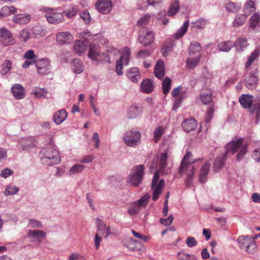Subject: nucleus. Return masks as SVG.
Wrapping results in <instances>:
<instances>
[{"label":"nucleus","mask_w":260,"mask_h":260,"mask_svg":"<svg viewBox=\"0 0 260 260\" xmlns=\"http://www.w3.org/2000/svg\"><path fill=\"white\" fill-rule=\"evenodd\" d=\"M242 138H239L237 140H233L228 143L224 147L225 152L216 157L214 161L213 170L215 172L221 170L224 167L228 154H234L237 152L236 160L240 161L245 156L248 152L247 145L244 144Z\"/></svg>","instance_id":"obj_1"},{"label":"nucleus","mask_w":260,"mask_h":260,"mask_svg":"<svg viewBox=\"0 0 260 260\" xmlns=\"http://www.w3.org/2000/svg\"><path fill=\"white\" fill-rule=\"evenodd\" d=\"M41 152L44 154V156L42 157V161L47 166L57 164L60 161L58 151L53 147H49L43 149Z\"/></svg>","instance_id":"obj_2"},{"label":"nucleus","mask_w":260,"mask_h":260,"mask_svg":"<svg viewBox=\"0 0 260 260\" xmlns=\"http://www.w3.org/2000/svg\"><path fill=\"white\" fill-rule=\"evenodd\" d=\"M144 175V167L143 165H137L132 170V173L129 175L127 182L135 187H138L142 184Z\"/></svg>","instance_id":"obj_3"},{"label":"nucleus","mask_w":260,"mask_h":260,"mask_svg":"<svg viewBox=\"0 0 260 260\" xmlns=\"http://www.w3.org/2000/svg\"><path fill=\"white\" fill-rule=\"evenodd\" d=\"M237 242L239 247L244 249L248 253L253 254L257 251L256 242L252 236H240L237 239Z\"/></svg>","instance_id":"obj_4"},{"label":"nucleus","mask_w":260,"mask_h":260,"mask_svg":"<svg viewBox=\"0 0 260 260\" xmlns=\"http://www.w3.org/2000/svg\"><path fill=\"white\" fill-rule=\"evenodd\" d=\"M196 161V160H193L191 162H189V165H185L186 167H185L182 172H180V167H179V173L181 176H183L184 172L186 173L187 177L185 180V183L188 187H190L191 186L193 182L196 168L194 166H192V164Z\"/></svg>","instance_id":"obj_5"},{"label":"nucleus","mask_w":260,"mask_h":260,"mask_svg":"<svg viewBox=\"0 0 260 260\" xmlns=\"http://www.w3.org/2000/svg\"><path fill=\"white\" fill-rule=\"evenodd\" d=\"M138 40L144 46H149L154 42V35L148 29H143L140 31Z\"/></svg>","instance_id":"obj_6"},{"label":"nucleus","mask_w":260,"mask_h":260,"mask_svg":"<svg viewBox=\"0 0 260 260\" xmlns=\"http://www.w3.org/2000/svg\"><path fill=\"white\" fill-rule=\"evenodd\" d=\"M141 134L139 132L130 131L127 132L123 137V141L128 146H135L140 140Z\"/></svg>","instance_id":"obj_7"},{"label":"nucleus","mask_w":260,"mask_h":260,"mask_svg":"<svg viewBox=\"0 0 260 260\" xmlns=\"http://www.w3.org/2000/svg\"><path fill=\"white\" fill-rule=\"evenodd\" d=\"M50 60L48 58L37 60L36 68L38 73L41 75L47 74L49 72Z\"/></svg>","instance_id":"obj_8"},{"label":"nucleus","mask_w":260,"mask_h":260,"mask_svg":"<svg viewBox=\"0 0 260 260\" xmlns=\"http://www.w3.org/2000/svg\"><path fill=\"white\" fill-rule=\"evenodd\" d=\"M0 43L5 46L13 44L14 43L11 33L5 28L0 29Z\"/></svg>","instance_id":"obj_9"},{"label":"nucleus","mask_w":260,"mask_h":260,"mask_svg":"<svg viewBox=\"0 0 260 260\" xmlns=\"http://www.w3.org/2000/svg\"><path fill=\"white\" fill-rule=\"evenodd\" d=\"M258 78L256 72H251L246 75L244 80V84L249 89H253L256 87Z\"/></svg>","instance_id":"obj_10"},{"label":"nucleus","mask_w":260,"mask_h":260,"mask_svg":"<svg viewBox=\"0 0 260 260\" xmlns=\"http://www.w3.org/2000/svg\"><path fill=\"white\" fill-rule=\"evenodd\" d=\"M101 53L100 51V47L96 44H91L89 46V51L88 56L92 60H100Z\"/></svg>","instance_id":"obj_11"},{"label":"nucleus","mask_w":260,"mask_h":260,"mask_svg":"<svg viewBox=\"0 0 260 260\" xmlns=\"http://www.w3.org/2000/svg\"><path fill=\"white\" fill-rule=\"evenodd\" d=\"M95 7L100 13L107 14L111 10L112 4L109 0H101L96 3Z\"/></svg>","instance_id":"obj_12"},{"label":"nucleus","mask_w":260,"mask_h":260,"mask_svg":"<svg viewBox=\"0 0 260 260\" xmlns=\"http://www.w3.org/2000/svg\"><path fill=\"white\" fill-rule=\"evenodd\" d=\"M211 165L208 162H205L202 166L200 170L199 180L201 183L204 184L208 178V175Z\"/></svg>","instance_id":"obj_13"},{"label":"nucleus","mask_w":260,"mask_h":260,"mask_svg":"<svg viewBox=\"0 0 260 260\" xmlns=\"http://www.w3.org/2000/svg\"><path fill=\"white\" fill-rule=\"evenodd\" d=\"M56 38V41L61 45L70 43L73 40L72 35L68 31L57 33Z\"/></svg>","instance_id":"obj_14"},{"label":"nucleus","mask_w":260,"mask_h":260,"mask_svg":"<svg viewBox=\"0 0 260 260\" xmlns=\"http://www.w3.org/2000/svg\"><path fill=\"white\" fill-rule=\"evenodd\" d=\"M45 17L49 23L58 24L64 20L63 15L60 13H47Z\"/></svg>","instance_id":"obj_15"},{"label":"nucleus","mask_w":260,"mask_h":260,"mask_svg":"<svg viewBox=\"0 0 260 260\" xmlns=\"http://www.w3.org/2000/svg\"><path fill=\"white\" fill-rule=\"evenodd\" d=\"M11 91L16 99H22L24 98L25 89L20 84H15L11 88Z\"/></svg>","instance_id":"obj_16"},{"label":"nucleus","mask_w":260,"mask_h":260,"mask_svg":"<svg viewBox=\"0 0 260 260\" xmlns=\"http://www.w3.org/2000/svg\"><path fill=\"white\" fill-rule=\"evenodd\" d=\"M154 73L155 76L158 79H162L165 75V64L161 59H159L156 63Z\"/></svg>","instance_id":"obj_17"},{"label":"nucleus","mask_w":260,"mask_h":260,"mask_svg":"<svg viewBox=\"0 0 260 260\" xmlns=\"http://www.w3.org/2000/svg\"><path fill=\"white\" fill-rule=\"evenodd\" d=\"M181 126L184 131L189 133L196 128L197 124L194 119L191 118L184 120L182 122Z\"/></svg>","instance_id":"obj_18"},{"label":"nucleus","mask_w":260,"mask_h":260,"mask_svg":"<svg viewBox=\"0 0 260 260\" xmlns=\"http://www.w3.org/2000/svg\"><path fill=\"white\" fill-rule=\"evenodd\" d=\"M253 98L252 95L243 94L239 98V102L244 108H249L252 105Z\"/></svg>","instance_id":"obj_19"},{"label":"nucleus","mask_w":260,"mask_h":260,"mask_svg":"<svg viewBox=\"0 0 260 260\" xmlns=\"http://www.w3.org/2000/svg\"><path fill=\"white\" fill-rule=\"evenodd\" d=\"M142 110L139 106L133 105L129 107L127 110V116L129 118L134 119L140 116Z\"/></svg>","instance_id":"obj_20"},{"label":"nucleus","mask_w":260,"mask_h":260,"mask_svg":"<svg viewBox=\"0 0 260 260\" xmlns=\"http://www.w3.org/2000/svg\"><path fill=\"white\" fill-rule=\"evenodd\" d=\"M67 116L66 111L64 109H61L54 114L53 121L56 124H59L66 120Z\"/></svg>","instance_id":"obj_21"},{"label":"nucleus","mask_w":260,"mask_h":260,"mask_svg":"<svg viewBox=\"0 0 260 260\" xmlns=\"http://www.w3.org/2000/svg\"><path fill=\"white\" fill-rule=\"evenodd\" d=\"M71 67L73 72L77 74L81 73L84 70L82 62L79 58H75L72 61Z\"/></svg>","instance_id":"obj_22"},{"label":"nucleus","mask_w":260,"mask_h":260,"mask_svg":"<svg viewBox=\"0 0 260 260\" xmlns=\"http://www.w3.org/2000/svg\"><path fill=\"white\" fill-rule=\"evenodd\" d=\"M46 233L41 230H29L27 236L29 238L34 240L41 241L40 239H44L46 237Z\"/></svg>","instance_id":"obj_23"},{"label":"nucleus","mask_w":260,"mask_h":260,"mask_svg":"<svg viewBox=\"0 0 260 260\" xmlns=\"http://www.w3.org/2000/svg\"><path fill=\"white\" fill-rule=\"evenodd\" d=\"M30 16L29 14H19L14 16L13 20L15 23L19 24H25L30 20Z\"/></svg>","instance_id":"obj_24"},{"label":"nucleus","mask_w":260,"mask_h":260,"mask_svg":"<svg viewBox=\"0 0 260 260\" xmlns=\"http://www.w3.org/2000/svg\"><path fill=\"white\" fill-rule=\"evenodd\" d=\"M141 89L144 93L151 92L154 89V86L151 81L148 79L144 80L141 84Z\"/></svg>","instance_id":"obj_25"},{"label":"nucleus","mask_w":260,"mask_h":260,"mask_svg":"<svg viewBox=\"0 0 260 260\" xmlns=\"http://www.w3.org/2000/svg\"><path fill=\"white\" fill-rule=\"evenodd\" d=\"M234 47L236 48L238 51H243L248 46L247 40L245 38H239L236 42L233 43Z\"/></svg>","instance_id":"obj_26"},{"label":"nucleus","mask_w":260,"mask_h":260,"mask_svg":"<svg viewBox=\"0 0 260 260\" xmlns=\"http://www.w3.org/2000/svg\"><path fill=\"white\" fill-rule=\"evenodd\" d=\"M87 45L81 41H77L75 42L74 45V50L75 53L78 55H81L84 53L87 49Z\"/></svg>","instance_id":"obj_27"},{"label":"nucleus","mask_w":260,"mask_h":260,"mask_svg":"<svg viewBox=\"0 0 260 260\" xmlns=\"http://www.w3.org/2000/svg\"><path fill=\"white\" fill-rule=\"evenodd\" d=\"M201 58V55L196 57L188 58L186 61V68L190 70L194 69L199 64Z\"/></svg>","instance_id":"obj_28"},{"label":"nucleus","mask_w":260,"mask_h":260,"mask_svg":"<svg viewBox=\"0 0 260 260\" xmlns=\"http://www.w3.org/2000/svg\"><path fill=\"white\" fill-rule=\"evenodd\" d=\"M165 186V181L164 179H161L157 185L155 186L153 192L152 200L154 201H156L159 194L161 193L162 188Z\"/></svg>","instance_id":"obj_29"},{"label":"nucleus","mask_w":260,"mask_h":260,"mask_svg":"<svg viewBox=\"0 0 260 260\" xmlns=\"http://www.w3.org/2000/svg\"><path fill=\"white\" fill-rule=\"evenodd\" d=\"M234 44L232 41L222 42L218 44L217 48L222 52H229L233 47Z\"/></svg>","instance_id":"obj_30"},{"label":"nucleus","mask_w":260,"mask_h":260,"mask_svg":"<svg viewBox=\"0 0 260 260\" xmlns=\"http://www.w3.org/2000/svg\"><path fill=\"white\" fill-rule=\"evenodd\" d=\"M189 26V20L186 21L183 24V25L178 29L177 31L174 34V37L176 39H179L182 37L185 34L186 32L188 27Z\"/></svg>","instance_id":"obj_31"},{"label":"nucleus","mask_w":260,"mask_h":260,"mask_svg":"<svg viewBox=\"0 0 260 260\" xmlns=\"http://www.w3.org/2000/svg\"><path fill=\"white\" fill-rule=\"evenodd\" d=\"M179 9L180 6L179 1L178 0H176L170 5L168 11V15L169 16H174L178 13Z\"/></svg>","instance_id":"obj_32"},{"label":"nucleus","mask_w":260,"mask_h":260,"mask_svg":"<svg viewBox=\"0 0 260 260\" xmlns=\"http://www.w3.org/2000/svg\"><path fill=\"white\" fill-rule=\"evenodd\" d=\"M202 49V47L199 42H192L188 48V53L190 55H194L197 53L200 52Z\"/></svg>","instance_id":"obj_33"},{"label":"nucleus","mask_w":260,"mask_h":260,"mask_svg":"<svg viewBox=\"0 0 260 260\" xmlns=\"http://www.w3.org/2000/svg\"><path fill=\"white\" fill-rule=\"evenodd\" d=\"M241 8V5L239 3L233 2L228 3L225 6L226 10L231 13L237 12Z\"/></svg>","instance_id":"obj_34"},{"label":"nucleus","mask_w":260,"mask_h":260,"mask_svg":"<svg viewBox=\"0 0 260 260\" xmlns=\"http://www.w3.org/2000/svg\"><path fill=\"white\" fill-rule=\"evenodd\" d=\"M246 16L244 14H237L233 22L234 26L238 27L242 25L246 21Z\"/></svg>","instance_id":"obj_35"},{"label":"nucleus","mask_w":260,"mask_h":260,"mask_svg":"<svg viewBox=\"0 0 260 260\" xmlns=\"http://www.w3.org/2000/svg\"><path fill=\"white\" fill-rule=\"evenodd\" d=\"M171 80L170 78L166 77L164 79L162 83V89L163 93L167 95L171 88Z\"/></svg>","instance_id":"obj_36"},{"label":"nucleus","mask_w":260,"mask_h":260,"mask_svg":"<svg viewBox=\"0 0 260 260\" xmlns=\"http://www.w3.org/2000/svg\"><path fill=\"white\" fill-rule=\"evenodd\" d=\"M214 107L213 104H211V105L208 108L207 110V114L205 119V122L206 123H209L211 120L212 119L214 113Z\"/></svg>","instance_id":"obj_37"},{"label":"nucleus","mask_w":260,"mask_h":260,"mask_svg":"<svg viewBox=\"0 0 260 260\" xmlns=\"http://www.w3.org/2000/svg\"><path fill=\"white\" fill-rule=\"evenodd\" d=\"M168 153L166 151L163 152V153H161L160 155V157H159V169L160 170H164L167 163V160L168 159Z\"/></svg>","instance_id":"obj_38"},{"label":"nucleus","mask_w":260,"mask_h":260,"mask_svg":"<svg viewBox=\"0 0 260 260\" xmlns=\"http://www.w3.org/2000/svg\"><path fill=\"white\" fill-rule=\"evenodd\" d=\"M260 52L258 49H255L254 51L251 53V55L248 58L246 64L245 66L246 68H248L250 67L253 61L259 56Z\"/></svg>","instance_id":"obj_39"},{"label":"nucleus","mask_w":260,"mask_h":260,"mask_svg":"<svg viewBox=\"0 0 260 260\" xmlns=\"http://www.w3.org/2000/svg\"><path fill=\"white\" fill-rule=\"evenodd\" d=\"M192 156V153L188 151L186 154L184 156L183 159L181 161L180 164V172L186 167L185 165H189V162H191L192 160H189V158Z\"/></svg>","instance_id":"obj_40"},{"label":"nucleus","mask_w":260,"mask_h":260,"mask_svg":"<svg viewBox=\"0 0 260 260\" xmlns=\"http://www.w3.org/2000/svg\"><path fill=\"white\" fill-rule=\"evenodd\" d=\"M79 9L76 6L72 7L64 11L63 14L68 18H71L75 16L78 12Z\"/></svg>","instance_id":"obj_41"},{"label":"nucleus","mask_w":260,"mask_h":260,"mask_svg":"<svg viewBox=\"0 0 260 260\" xmlns=\"http://www.w3.org/2000/svg\"><path fill=\"white\" fill-rule=\"evenodd\" d=\"M2 69L1 73L3 75L8 74L12 68V63L9 60H5L2 65Z\"/></svg>","instance_id":"obj_42"},{"label":"nucleus","mask_w":260,"mask_h":260,"mask_svg":"<svg viewBox=\"0 0 260 260\" xmlns=\"http://www.w3.org/2000/svg\"><path fill=\"white\" fill-rule=\"evenodd\" d=\"M84 166L80 164H76L71 168L69 171V175H72L81 173L84 169Z\"/></svg>","instance_id":"obj_43"},{"label":"nucleus","mask_w":260,"mask_h":260,"mask_svg":"<svg viewBox=\"0 0 260 260\" xmlns=\"http://www.w3.org/2000/svg\"><path fill=\"white\" fill-rule=\"evenodd\" d=\"M200 99L203 104L207 105L212 102V95L210 92H203L200 95Z\"/></svg>","instance_id":"obj_44"},{"label":"nucleus","mask_w":260,"mask_h":260,"mask_svg":"<svg viewBox=\"0 0 260 260\" xmlns=\"http://www.w3.org/2000/svg\"><path fill=\"white\" fill-rule=\"evenodd\" d=\"M47 91L45 88L35 87L32 90V93L35 94L37 98H45L46 96Z\"/></svg>","instance_id":"obj_45"},{"label":"nucleus","mask_w":260,"mask_h":260,"mask_svg":"<svg viewBox=\"0 0 260 260\" xmlns=\"http://www.w3.org/2000/svg\"><path fill=\"white\" fill-rule=\"evenodd\" d=\"M19 187L16 186L8 185L7 186L4 193L6 196L14 195L19 191Z\"/></svg>","instance_id":"obj_46"},{"label":"nucleus","mask_w":260,"mask_h":260,"mask_svg":"<svg viewBox=\"0 0 260 260\" xmlns=\"http://www.w3.org/2000/svg\"><path fill=\"white\" fill-rule=\"evenodd\" d=\"M150 16L149 14H146L142 16L137 22V24L142 27H144L149 22Z\"/></svg>","instance_id":"obj_47"},{"label":"nucleus","mask_w":260,"mask_h":260,"mask_svg":"<svg viewBox=\"0 0 260 260\" xmlns=\"http://www.w3.org/2000/svg\"><path fill=\"white\" fill-rule=\"evenodd\" d=\"M164 133V129L162 126H159L155 129L153 132L154 141L155 143L158 142Z\"/></svg>","instance_id":"obj_48"},{"label":"nucleus","mask_w":260,"mask_h":260,"mask_svg":"<svg viewBox=\"0 0 260 260\" xmlns=\"http://www.w3.org/2000/svg\"><path fill=\"white\" fill-rule=\"evenodd\" d=\"M250 26L255 28L260 21V15L258 13L254 14L250 18Z\"/></svg>","instance_id":"obj_49"},{"label":"nucleus","mask_w":260,"mask_h":260,"mask_svg":"<svg viewBox=\"0 0 260 260\" xmlns=\"http://www.w3.org/2000/svg\"><path fill=\"white\" fill-rule=\"evenodd\" d=\"M124 57H121L116 61L115 71L118 75H122L123 74V58Z\"/></svg>","instance_id":"obj_50"},{"label":"nucleus","mask_w":260,"mask_h":260,"mask_svg":"<svg viewBox=\"0 0 260 260\" xmlns=\"http://www.w3.org/2000/svg\"><path fill=\"white\" fill-rule=\"evenodd\" d=\"M173 50V45L170 44H164L161 48V52L164 57L168 55L169 53Z\"/></svg>","instance_id":"obj_51"},{"label":"nucleus","mask_w":260,"mask_h":260,"mask_svg":"<svg viewBox=\"0 0 260 260\" xmlns=\"http://www.w3.org/2000/svg\"><path fill=\"white\" fill-rule=\"evenodd\" d=\"M207 22L208 21L206 19L203 18H199L192 23L194 24V27H197L198 29H202L207 24Z\"/></svg>","instance_id":"obj_52"},{"label":"nucleus","mask_w":260,"mask_h":260,"mask_svg":"<svg viewBox=\"0 0 260 260\" xmlns=\"http://www.w3.org/2000/svg\"><path fill=\"white\" fill-rule=\"evenodd\" d=\"M123 55L121 57H124L123 60H124V63L127 64L128 63L131 54L130 48L128 47H124L123 50Z\"/></svg>","instance_id":"obj_53"},{"label":"nucleus","mask_w":260,"mask_h":260,"mask_svg":"<svg viewBox=\"0 0 260 260\" xmlns=\"http://www.w3.org/2000/svg\"><path fill=\"white\" fill-rule=\"evenodd\" d=\"M140 208L134 203L128 209V213L131 215H134L136 214L139 212Z\"/></svg>","instance_id":"obj_54"},{"label":"nucleus","mask_w":260,"mask_h":260,"mask_svg":"<svg viewBox=\"0 0 260 260\" xmlns=\"http://www.w3.org/2000/svg\"><path fill=\"white\" fill-rule=\"evenodd\" d=\"M80 16L86 23H89L90 22V16L88 12L85 10L82 11L80 13Z\"/></svg>","instance_id":"obj_55"},{"label":"nucleus","mask_w":260,"mask_h":260,"mask_svg":"<svg viewBox=\"0 0 260 260\" xmlns=\"http://www.w3.org/2000/svg\"><path fill=\"white\" fill-rule=\"evenodd\" d=\"M185 243L188 247H192L198 244V242L196 239L192 237H187L185 240Z\"/></svg>","instance_id":"obj_56"},{"label":"nucleus","mask_w":260,"mask_h":260,"mask_svg":"<svg viewBox=\"0 0 260 260\" xmlns=\"http://www.w3.org/2000/svg\"><path fill=\"white\" fill-rule=\"evenodd\" d=\"M24 57L29 60H38L37 56L35 55L34 51L32 50L26 51L24 53Z\"/></svg>","instance_id":"obj_57"},{"label":"nucleus","mask_w":260,"mask_h":260,"mask_svg":"<svg viewBox=\"0 0 260 260\" xmlns=\"http://www.w3.org/2000/svg\"><path fill=\"white\" fill-rule=\"evenodd\" d=\"M151 51L149 50L145 49L140 50L136 55L137 58H145L149 56L151 54Z\"/></svg>","instance_id":"obj_58"},{"label":"nucleus","mask_w":260,"mask_h":260,"mask_svg":"<svg viewBox=\"0 0 260 260\" xmlns=\"http://www.w3.org/2000/svg\"><path fill=\"white\" fill-rule=\"evenodd\" d=\"M173 216L172 214L170 215L169 216L166 218H160V222L164 224L165 226H169L171 225L173 222Z\"/></svg>","instance_id":"obj_59"},{"label":"nucleus","mask_w":260,"mask_h":260,"mask_svg":"<svg viewBox=\"0 0 260 260\" xmlns=\"http://www.w3.org/2000/svg\"><path fill=\"white\" fill-rule=\"evenodd\" d=\"M178 255L179 260H191V257H192V258L194 257L193 255L186 254L183 252H179Z\"/></svg>","instance_id":"obj_60"},{"label":"nucleus","mask_w":260,"mask_h":260,"mask_svg":"<svg viewBox=\"0 0 260 260\" xmlns=\"http://www.w3.org/2000/svg\"><path fill=\"white\" fill-rule=\"evenodd\" d=\"M28 225L32 228H41L43 227L42 224L40 221L36 219H29Z\"/></svg>","instance_id":"obj_61"},{"label":"nucleus","mask_w":260,"mask_h":260,"mask_svg":"<svg viewBox=\"0 0 260 260\" xmlns=\"http://www.w3.org/2000/svg\"><path fill=\"white\" fill-rule=\"evenodd\" d=\"M253 109L256 112V123L257 124L258 120H260V103L255 104L250 111H253Z\"/></svg>","instance_id":"obj_62"},{"label":"nucleus","mask_w":260,"mask_h":260,"mask_svg":"<svg viewBox=\"0 0 260 260\" xmlns=\"http://www.w3.org/2000/svg\"><path fill=\"white\" fill-rule=\"evenodd\" d=\"M10 9L8 6H4L1 9L0 12V18L2 17H6L11 15Z\"/></svg>","instance_id":"obj_63"},{"label":"nucleus","mask_w":260,"mask_h":260,"mask_svg":"<svg viewBox=\"0 0 260 260\" xmlns=\"http://www.w3.org/2000/svg\"><path fill=\"white\" fill-rule=\"evenodd\" d=\"M69 260H86L82 255L78 253H72L69 257Z\"/></svg>","instance_id":"obj_64"}]
</instances>
